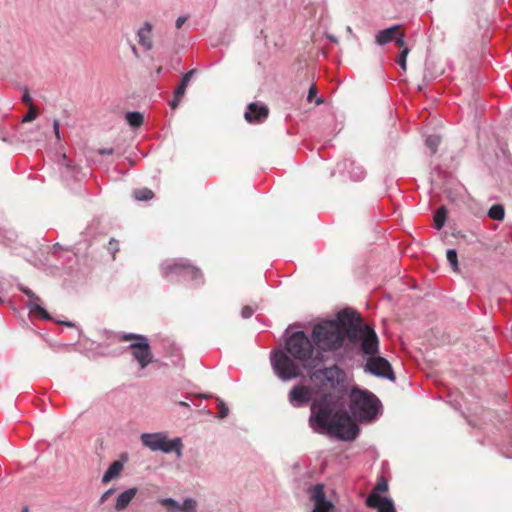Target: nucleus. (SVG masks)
<instances>
[{"instance_id":"473e14b6","label":"nucleus","mask_w":512,"mask_h":512,"mask_svg":"<svg viewBox=\"0 0 512 512\" xmlns=\"http://www.w3.org/2000/svg\"><path fill=\"white\" fill-rule=\"evenodd\" d=\"M254 313V309L251 306H244L241 310V315L243 318H250Z\"/></svg>"},{"instance_id":"f03ea898","label":"nucleus","mask_w":512,"mask_h":512,"mask_svg":"<svg viewBox=\"0 0 512 512\" xmlns=\"http://www.w3.org/2000/svg\"><path fill=\"white\" fill-rule=\"evenodd\" d=\"M309 424L314 429L320 428L344 441L356 438L359 428L351 416L343 410L334 412V405L328 395L316 399L311 404Z\"/></svg>"},{"instance_id":"6ab92c4d","label":"nucleus","mask_w":512,"mask_h":512,"mask_svg":"<svg viewBox=\"0 0 512 512\" xmlns=\"http://www.w3.org/2000/svg\"><path fill=\"white\" fill-rule=\"evenodd\" d=\"M136 493V488H130L122 492L117 498L115 509L118 511L125 509L135 497Z\"/></svg>"},{"instance_id":"cd10ccee","label":"nucleus","mask_w":512,"mask_h":512,"mask_svg":"<svg viewBox=\"0 0 512 512\" xmlns=\"http://www.w3.org/2000/svg\"><path fill=\"white\" fill-rule=\"evenodd\" d=\"M439 144V136L430 135L426 138V145L430 148L432 154L436 153Z\"/></svg>"},{"instance_id":"412c9836","label":"nucleus","mask_w":512,"mask_h":512,"mask_svg":"<svg viewBox=\"0 0 512 512\" xmlns=\"http://www.w3.org/2000/svg\"><path fill=\"white\" fill-rule=\"evenodd\" d=\"M128 124L133 128H138L143 124L144 117L140 112H128L125 116Z\"/></svg>"},{"instance_id":"0eeeda50","label":"nucleus","mask_w":512,"mask_h":512,"mask_svg":"<svg viewBox=\"0 0 512 512\" xmlns=\"http://www.w3.org/2000/svg\"><path fill=\"white\" fill-rule=\"evenodd\" d=\"M345 372L337 365L315 370L311 374V380L323 392L335 390L345 381Z\"/></svg>"},{"instance_id":"f8f14e48","label":"nucleus","mask_w":512,"mask_h":512,"mask_svg":"<svg viewBox=\"0 0 512 512\" xmlns=\"http://www.w3.org/2000/svg\"><path fill=\"white\" fill-rule=\"evenodd\" d=\"M366 505L369 508L377 509L378 512H396L393 501L380 496L379 493H371L366 499Z\"/></svg>"},{"instance_id":"37998d69","label":"nucleus","mask_w":512,"mask_h":512,"mask_svg":"<svg viewBox=\"0 0 512 512\" xmlns=\"http://www.w3.org/2000/svg\"><path fill=\"white\" fill-rule=\"evenodd\" d=\"M179 404L184 407H189V405L186 402H180Z\"/></svg>"},{"instance_id":"5701e85b","label":"nucleus","mask_w":512,"mask_h":512,"mask_svg":"<svg viewBox=\"0 0 512 512\" xmlns=\"http://www.w3.org/2000/svg\"><path fill=\"white\" fill-rule=\"evenodd\" d=\"M488 216L493 220L502 221L505 216L504 207L500 204L493 205L488 211Z\"/></svg>"},{"instance_id":"7c9ffc66","label":"nucleus","mask_w":512,"mask_h":512,"mask_svg":"<svg viewBox=\"0 0 512 512\" xmlns=\"http://www.w3.org/2000/svg\"><path fill=\"white\" fill-rule=\"evenodd\" d=\"M388 490V483L387 481L385 480V478L381 477L376 486L374 487L373 489V492L372 493H378V492H381V493H384Z\"/></svg>"},{"instance_id":"a18cd8bd","label":"nucleus","mask_w":512,"mask_h":512,"mask_svg":"<svg viewBox=\"0 0 512 512\" xmlns=\"http://www.w3.org/2000/svg\"><path fill=\"white\" fill-rule=\"evenodd\" d=\"M132 51H133L135 54H137V49H136V47H135V46H132Z\"/></svg>"},{"instance_id":"4be33fe9","label":"nucleus","mask_w":512,"mask_h":512,"mask_svg":"<svg viewBox=\"0 0 512 512\" xmlns=\"http://www.w3.org/2000/svg\"><path fill=\"white\" fill-rule=\"evenodd\" d=\"M447 210L444 206L439 207L434 214V226L440 230L446 221Z\"/></svg>"},{"instance_id":"7ed1b4c3","label":"nucleus","mask_w":512,"mask_h":512,"mask_svg":"<svg viewBox=\"0 0 512 512\" xmlns=\"http://www.w3.org/2000/svg\"><path fill=\"white\" fill-rule=\"evenodd\" d=\"M358 320H360L358 313L345 309L337 314L336 320L316 324L311 337L317 352L322 355V352H334L340 349L349 337L351 328H356L354 322Z\"/></svg>"},{"instance_id":"a19ab883","label":"nucleus","mask_w":512,"mask_h":512,"mask_svg":"<svg viewBox=\"0 0 512 512\" xmlns=\"http://www.w3.org/2000/svg\"><path fill=\"white\" fill-rule=\"evenodd\" d=\"M109 245H110V249L115 250V251L118 250V242L117 241L111 240L109 242Z\"/></svg>"},{"instance_id":"f704fd0d","label":"nucleus","mask_w":512,"mask_h":512,"mask_svg":"<svg viewBox=\"0 0 512 512\" xmlns=\"http://www.w3.org/2000/svg\"><path fill=\"white\" fill-rule=\"evenodd\" d=\"M228 412V407L223 402H221L219 405V417L225 418L228 415Z\"/></svg>"},{"instance_id":"20e7f679","label":"nucleus","mask_w":512,"mask_h":512,"mask_svg":"<svg viewBox=\"0 0 512 512\" xmlns=\"http://www.w3.org/2000/svg\"><path fill=\"white\" fill-rule=\"evenodd\" d=\"M379 400L366 390L353 388L350 394V410L360 421L372 420L378 412Z\"/></svg>"},{"instance_id":"393cba45","label":"nucleus","mask_w":512,"mask_h":512,"mask_svg":"<svg viewBox=\"0 0 512 512\" xmlns=\"http://www.w3.org/2000/svg\"><path fill=\"white\" fill-rule=\"evenodd\" d=\"M160 504L167 509L168 512H178L180 511V504L172 499V498H165L160 500Z\"/></svg>"},{"instance_id":"ea45409f","label":"nucleus","mask_w":512,"mask_h":512,"mask_svg":"<svg viewBox=\"0 0 512 512\" xmlns=\"http://www.w3.org/2000/svg\"><path fill=\"white\" fill-rule=\"evenodd\" d=\"M98 152L101 155H111V154H113L114 151L112 148H109V149H100Z\"/></svg>"},{"instance_id":"4c0bfd02","label":"nucleus","mask_w":512,"mask_h":512,"mask_svg":"<svg viewBox=\"0 0 512 512\" xmlns=\"http://www.w3.org/2000/svg\"><path fill=\"white\" fill-rule=\"evenodd\" d=\"M114 493V490L113 489H109L107 490L100 498V503H104L106 502L109 497Z\"/></svg>"},{"instance_id":"ddd939ff","label":"nucleus","mask_w":512,"mask_h":512,"mask_svg":"<svg viewBox=\"0 0 512 512\" xmlns=\"http://www.w3.org/2000/svg\"><path fill=\"white\" fill-rule=\"evenodd\" d=\"M311 389L304 385H296L289 392V402L294 407H300L311 400Z\"/></svg>"},{"instance_id":"bb28decb","label":"nucleus","mask_w":512,"mask_h":512,"mask_svg":"<svg viewBox=\"0 0 512 512\" xmlns=\"http://www.w3.org/2000/svg\"><path fill=\"white\" fill-rule=\"evenodd\" d=\"M196 509H197V502L191 498L185 499L183 504L180 505V511H183V512H196Z\"/></svg>"},{"instance_id":"f3484780","label":"nucleus","mask_w":512,"mask_h":512,"mask_svg":"<svg viewBox=\"0 0 512 512\" xmlns=\"http://www.w3.org/2000/svg\"><path fill=\"white\" fill-rule=\"evenodd\" d=\"M138 43L145 50H151L153 47L152 41V25L149 22H145L143 27H141L138 32Z\"/></svg>"},{"instance_id":"49530a36","label":"nucleus","mask_w":512,"mask_h":512,"mask_svg":"<svg viewBox=\"0 0 512 512\" xmlns=\"http://www.w3.org/2000/svg\"><path fill=\"white\" fill-rule=\"evenodd\" d=\"M0 303H3V300H2V298H0Z\"/></svg>"},{"instance_id":"423d86ee","label":"nucleus","mask_w":512,"mask_h":512,"mask_svg":"<svg viewBox=\"0 0 512 512\" xmlns=\"http://www.w3.org/2000/svg\"><path fill=\"white\" fill-rule=\"evenodd\" d=\"M120 340L131 342L128 346V350L142 369L146 368L153 362V353L151 351L149 340L146 336L126 333L120 336Z\"/></svg>"},{"instance_id":"a878e982","label":"nucleus","mask_w":512,"mask_h":512,"mask_svg":"<svg viewBox=\"0 0 512 512\" xmlns=\"http://www.w3.org/2000/svg\"><path fill=\"white\" fill-rule=\"evenodd\" d=\"M446 257L453 271H458V258L456 250L449 249L446 253Z\"/></svg>"},{"instance_id":"aec40b11","label":"nucleus","mask_w":512,"mask_h":512,"mask_svg":"<svg viewBox=\"0 0 512 512\" xmlns=\"http://www.w3.org/2000/svg\"><path fill=\"white\" fill-rule=\"evenodd\" d=\"M123 469V464L119 461H114L106 470L103 475L102 482L107 484L111 480L115 479L119 476L120 472Z\"/></svg>"},{"instance_id":"2eb2a0df","label":"nucleus","mask_w":512,"mask_h":512,"mask_svg":"<svg viewBox=\"0 0 512 512\" xmlns=\"http://www.w3.org/2000/svg\"><path fill=\"white\" fill-rule=\"evenodd\" d=\"M18 289L30 299L28 306L32 312L40 315L45 320L51 318L48 312L38 304L40 298L31 289L21 284L18 285Z\"/></svg>"},{"instance_id":"39448f33","label":"nucleus","mask_w":512,"mask_h":512,"mask_svg":"<svg viewBox=\"0 0 512 512\" xmlns=\"http://www.w3.org/2000/svg\"><path fill=\"white\" fill-rule=\"evenodd\" d=\"M162 274L170 281L175 280L176 277H182L191 280L195 286H203L205 283L201 269L183 258L163 263Z\"/></svg>"},{"instance_id":"e433bc0d","label":"nucleus","mask_w":512,"mask_h":512,"mask_svg":"<svg viewBox=\"0 0 512 512\" xmlns=\"http://www.w3.org/2000/svg\"><path fill=\"white\" fill-rule=\"evenodd\" d=\"M22 101L28 105L30 107V105H33L32 104V99H31V96H30V93L28 90H25L23 96H22Z\"/></svg>"},{"instance_id":"c03bdc74","label":"nucleus","mask_w":512,"mask_h":512,"mask_svg":"<svg viewBox=\"0 0 512 512\" xmlns=\"http://www.w3.org/2000/svg\"><path fill=\"white\" fill-rule=\"evenodd\" d=\"M63 324H65V325H66V326H68V327L73 326V324H72V323H70V322H63Z\"/></svg>"},{"instance_id":"58836bf2","label":"nucleus","mask_w":512,"mask_h":512,"mask_svg":"<svg viewBox=\"0 0 512 512\" xmlns=\"http://www.w3.org/2000/svg\"><path fill=\"white\" fill-rule=\"evenodd\" d=\"M187 21V17L181 16L176 20V27L180 29L182 25Z\"/></svg>"},{"instance_id":"a211bd4d","label":"nucleus","mask_w":512,"mask_h":512,"mask_svg":"<svg viewBox=\"0 0 512 512\" xmlns=\"http://www.w3.org/2000/svg\"><path fill=\"white\" fill-rule=\"evenodd\" d=\"M400 25H394L379 31L375 37L376 43L385 45L391 42L399 33Z\"/></svg>"},{"instance_id":"c756f323","label":"nucleus","mask_w":512,"mask_h":512,"mask_svg":"<svg viewBox=\"0 0 512 512\" xmlns=\"http://www.w3.org/2000/svg\"><path fill=\"white\" fill-rule=\"evenodd\" d=\"M38 112L34 105H30L27 114L23 117L22 122H31L37 118Z\"/></svg>"},{"instance_id":"6e6552de","label":"nucleus","mask_w":512,"mask_h":512,"mask_svg":"<svg viewBox=\"0 0 512 512\" xmlns=\"http://www.w3.org/2000/svg\"><path fill=\"white\" fill-rule=\"evenodd\" d=\"M142 444L152 451H162L164 453L175 452L177 457L182 456V440L175 438L169 440L162 433H144L141 435Z\"/></svg>"},{"instance_id":"1a4fd4ad","label":"nucleus","mask_w":512,"mask_h":512,"mask_svg":"<svg viewBox=\"0 0 512 512\" xmlns=\"http://www.w3.org/2000/svg\"><path fill=\"white\" fill-rule=\"evenodd\" d=\"M356 328H351L349 338L351 340L358 339L361 341V350L364 354L374 355L379 351V340L375 331L367 326L362 325V320L354 322Z\"/></svg>"},{"instance_id":"f257e3e1","label":"nucleus","mask_w":512,"mask_h":512,"mask_svg":"<svg viewBox=\"0 0 512 512\" xmlns=\"http://www.w3.org/2000/svg\"><path fill=\"white\" fill-rule=\"evenodd\" d=\"M323 361L311 339L303 332L292 333L285 342V351H276L271 357L272 367L282 380L301 375V368L314 369Z\"/></svg>"},{"instance_id":"2f4dec72","label":"nucleus","mask_w":512,"mask_h":512,"mask_svg":"<svg viewBox=\"0 0 512 512\" xmlns=\"http://www.w3.org/2000/svg\"><path fill=\"white\" fill-rule=\"evenodd\" d=\"M404 38H405L404 32L400 29L398 35L394 38L395 39V44L399 48L403 49L405 47V40H404Z\"/></svg>"},{"instance_id":"c9c22d12","label":"nucleus","mask_w":512,"mask_h":512,"mask_svg":"<svg viewBox=\"0 0 512 512\" xmlns=\"http://www.w3.org/2000/svg\"><path fill=\"white\" fill-rule=\"evenodd\" d=\"M53 129H54L56 138L59 140L60 139V121L58 119L54 120Z\"/></svg>"},{"instance_id":"79ce46f5","label":"nucleus","mask_w":512,"mask_h":512,"mask_svg":"<svg viewBox=\"0 0 512 512\" xmlns=\"http://www.w3.org/2000/svg\"><path fill=\"white\" fill-rule=\"evenodd\" d=\"M321 103H323V100H322L321 98H318V99L316 100V104H317V105H319V104H321Z\"/></svg>"},{"instance_id":"9d476101","label":"nucleus","mask_w":512,"mask_h":512,"mask_svg":"<svg viewBox=\"0 0 512 512\" xmlns=\"http://www.w3.org/2000/svg\"><path fill=\"white\" fill-rule=\"evenodd\" d=\"M367 370L379 377L388 378L394 380L395 376L390 363L381 356H372L367 360Z\"/></svg>"},{"instance_id":"dca6fc26","label":"nucleus","mask_w":512,"mask_h":512,"mask_svg":"<svg viewBox=\"0 0 512 512\" xmlns=\"http://www.w3.org/2000/svg\"><path fill=\"white\" fill-rule=\"evenodd\" d=\"M269 115V109L266 105H258L257 103H250L247 111L245 112V119L248 122H261Z\"/></svg>"},{"instance_id":"4468645a","label":"nucleus","mask_w":512,"mask_h":512,"mask_svg":"<svg viewBox=\"0 0 512 512\" xmlns=\"http://www.w3.org/2000/svg\"><path fill=\"white\" fill-rule=\"evenodd\" d=\"M195 72L196 71L193 69V70L186 72L182 76V79H181L179 85L174 90L173 100L169 103L171 109H176L179 106L182 98L184 97V95L186 93V88H187L189 82L191 81L193 75L195 74Z\"/></svg>"},{"instance_id":"72a5a7b5","label":"nucleus","mask_w":512,"mask_h":512,"mask_svg":"<svg viewBox=\"0 0 512 512\" xmlns=\"http://www.w3.org/2000/svg\"><path fill=\"white\" fill-rule=\"evenodd\" d=\"M316 94H317V87L316 85H312L310 88H309V91H308V96H307V101L308 102H312L313 99L316 97Z\"/></svg>"},{"instance_id":"c85d7f7f","label":"nucleus","mask_w":512,"mask_h":512,"mask_svg":"<svg viewBox=\"0 0 512 512\" xmlns=\"http://www.w3.org/2000/svg\"><path fill=\"white\" fill-rule=\"evenodd\" d=\"M409 52H410L409 48L404 47L400 51L398 58H397V63L400 65V67L402 68L403 71L407 70L406 60H407V56H408Z\"/></svg>"},{"instance_id":"b1692460","label":"nucleus","mask_w":512,"mask_h":512,"mask_svg":"<svg viewBox=\"0 0 512 512\" xmlns=\"http://www.w3.org/2000/svg\"><path fill=\"white\" fill-rule=\"evenodd\" d=\"M133 195L138 201H148L154 197L153 191L148 188L136 189Z\"/></svg>"},{"instance_id":"9b49d317","label":"nucleus","mask_w":512,"mask_h":512,"mask_svg":"<svg viewBox=\"0 0 512 512\" xmlns=\"http://www.w3.org/2000/svg\"><path fill=\"white\" fill-rule=\"evenodd\" d=\"M310 499L314 502L312 512H332L334 505L326 499L322 484H316L309 488Z\"/></svg>"}]
</instances>
